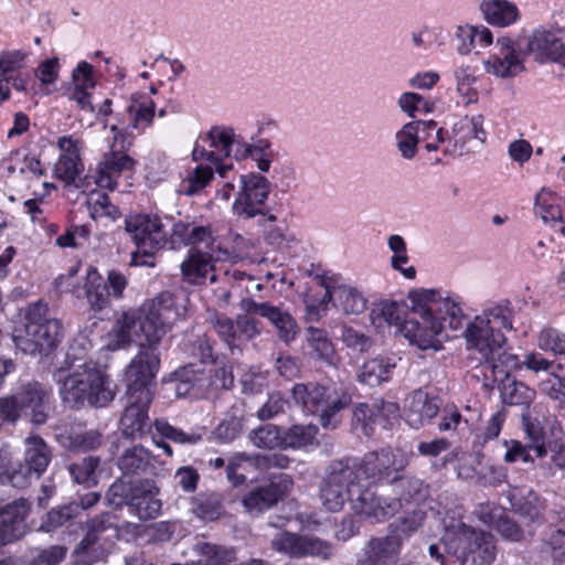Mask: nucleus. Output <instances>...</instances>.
<instances>
[{
	"label": "nucleus",
	"mask_w": 565,
	"mask_h": 565,
	"mask_svg": "<svg viewBox=\"0 0 565 565\" xmlns=\"http://www.w3.org/2000/svg\"><path fill=\"white\" fill-rule=\"evenodd\" d=\"M202 557L198 565H230L234 559V552L216 545L203 543L200 545Z\"/></svg>",
	"instance_id": "nucleus-63"
},
{
	"label": "nucleus",
	"mask_w": 565,
	"mask_h": 565,
	"mask_svg": "<svg viewBox=\"0 0 565 565\" xmlns=\"http://www.w3.org/2000/svg\"><path fill=\"white\" fill-rule=\"evenodd\" d=\"M36 478V472L26 462H18L14 466L9 465L0 483L10 484L14 488H26L30 486L32 478Z\"/></svg>",
	"instance_id": "nucleus-60"
},
{
	"label": "nucleus",
	"mask_w": 565,
	"mask_h": 565,
	"mask_svg": "<svg viewBox=\"0 0 565 565\" xmlns=\"http://www.w3.org/2000/svg\"><path fill=\"white\" fill-rule=\"evenodd\" d=\"M441 543L446 552L455 556L460 565H490L495 559L494 537L461 520L452 519L445 523Z\"/></svg>",
	"instance_id": "nucleus-5"
},
{
	"label": "nucleus",
	"mask_w": 565,
	"mask_h": 565,
	"mask_svg": "<svg viewBox=\"0 0 565 565\" xmlns=\"http://www.w3.org/2000/svg\"><path fill=\"white\" fill-rule=\"evenodd\" d=\"M292 484L291 478L286 473L274 476L269 483L249 491L243 499V505L250 513H260L286 497Z\"/></svg>",
	"instance_id": "nucleus-20"
},
{
	"label": "nucleus",
	"mask_w": 565,
	"mask_h": 565,
	"mask_svg": "<svg viewBox=\"0 0 565 565\" xmlns=\"http://www.w3.org/2000/svg\"><path fill=\"white\" fill-rule=\"evenodd\" d=\"M459 44L457 51L465 55L479 45L486 47L492 43V33L486 26H460L457 31Z\"/></svg>",
	"instance_id": "nucleus-44"
},
{
	"label": "nucleus",
	"mask_w": 565,
	"mask_h": 565,
	"mask_svg": "<svg viewBox=\"0 0 565 565\" xmlns=\"http://www.w3.org/2000/svg\"><path fill=\"white\" fill-rule=\"evenodd\" d=\"M241 309L247 315H258L267 319L277 330L280 340L286 343L294 341L298 334V324L294 317L282 307L270 302H258L250 297H245L239 302Z\"/></svg>",
	"instance_id": "nucleus-18"
},
{
	"label": "nucleus",
	"mask_w": 565,
	"mask_h": 565,
	"mask_svg": "<svg viewBox=\"0 0 565 565\" xmlns=\"http://www.w3.org/2000/svg\"><path fill=\"white\" fill-rule=\"evenodd\" d=\"M482 115L462 117L452 127V147L444 152L452 156H463L477 151L486 141Z\"/></svg>",
	"instance_id": "nucleus-19"
},
{
	"label": "nucleus",
	"mask_w": 565,
	"mask_h": 565,
	"mask_svg": "<svg viewBox=\"0 0 565 565\" xmlns=\"http://www.w3.org/2000/svg\"><path fill=\"white\" fill-rule=\"evenodd\" d=\"M455 77L457 82V92L462 96V103L469 105L477 102L478 95L476 89L472 87L476 82V77L471 73L468 66L458 67L455 71Z\"/></svg>",
	"instance_id": "nucleus-62"
},
{
	"label": "nucleus",
	"mask_w": 565,
	"mask_h": 565,
	"mask_svg": "<svg viewBox=\"0 0 565 565\" xmlns=\"http://www.w3.org/2000/svg\"><path fill=\"white\" fill-rule=\"evenodd\" d=\"M395 498L377 495L371 488L360 491L354 511L376 522L395 515L401 509L419 508L429 497L428 486L413 476H395L391 484Z\"/></svg>",
	"instance_id": "nucleus-4"
},
{
	"label": "nucleus",
	"mask_w": 565,
	"mask_h": 565,
	"mask_svg": "<svg viewBox=\"0 0 565 565\" xmlns=\"http://www.w3.org/2000/svg\"><path fill=\"white\" fill-rule=\"evenodd\" d=\"M434 120H415L406 122L395 134L396 148L401 157L405 160H412L418 152V143L422 140L420 134L426 130L435 129Z\"/></svg>",
	"instance_id": "nucleus-33"
},
{
	"label": "nucleus",
	"mask_w": 565,
	"mask_h": 565,
	"mask_svg": "<svg viewBox=\"0 0 565 565\" xmlns=\"http://www.w3.org/2000/svg\"><path fill=\"white\" fill-rule=\"evenodd\" d=\"M479 418V413H476L475 416L471 414L470 416L462 417L457 407L446 406L443 409L438 428L440 431L462 430Z\"/></svg>",
	"instance_id": "nucleus-59"
},
{
	"label": "nucleus",
	"mask_w": 565,
	"mask_h": 565,
	"mask_svg": "<svg viewBox=\"0 0 565 565\" xmlns=\"http://www.w3.org/2000/svg\"><path fill=\"white\" fill-rule=\"evenodd\" d=\"M401 540L388 532L372 537L362 551L358 565H396L402 552Z\"/></svg>",
	"instance_id": "nucleus-24"
},
{
	"label": "nucleus",
	"mask_w": 565,
	"mask_h": 565,
	"mask_svg": "<svg viewBox=\"0 0 565 565\" xmlns=\"http://www.w3.org/2000/svg\"><path fill=\"white\" fill-rule=\"evenodd\" d=\"M494 52L486 62L488 73L500 78H510L524 71V52L522 40L513 42L509 38L497 40Z\"/></svg>",
	"instance_id": "nucleus-16"
},
{
	"label": "nucleus",
	"mask_w": 565,
	"mask_h": 565,
	"mask_svg": "<svg viewBox=\"0 0 565 565\" xmlns=\"http://www.w3.org/2000/svg\"><path fill=\"white\" fill-rule=\"evenodd\" d=\"M207 322L232 352H241L246 342L260 334L259 321L246 312L237 315L233 320L224 313L213 311L209 313Z\"/></svg>",
	"instance_id": "nucleus-12"
},
{
	"label": "nucleus",
	"mask_w": 565,
	"mask_h": 565,
	"mask_svg": "<svg viewBox=\"0 0 565 565\" xmlns=\"http://www.w3.org/2000/svg\"><path fill=\"white\" fill-rule=\"evenodd\" d=\"M145 307L169 328L186 315L184 299L170 291L158 294Z\"/></svg>",
	"instance_id": "nucleus-32"
},
{
	"label": "nucleus",
	"mask_w": 565,
	"mask_h": 565,
	"mask_svg": "<svg viewBox=\"0 0 565 565\" xmlns=\"http://www.w3.org/2000/svg\"><path fill=\"white\" fill-rule=\"evenodd\" d=\"M317 434L318 427L316 425H292L282 434L284 449H296L311 445L315 441Z\"/></svg>",
	"instance_id": "nucleus-55"
},
{
	"label": "nucleus",
	"mask_w": 565,
	"mask_h": 565,
	"mask_svg": "<svg viewBox=\"0 0 565 565\" xmlns=\"http://www.w3.org/2000/svg\"><path fill=\"white\" fill-rule=\"evenodd\" d=\"M154 111L156 104L150 97L140 93L132 94L127 106V115L130 119L129 127L145 130L152 124Z\"/></svg>",
	"instance_id": "nucleus-41"
},
{
	"label": "nucleus",
	"mask_w": 565,
	"mask_h": 565,
	"mask_svg": "<svg viewBox=\"0 0 565 565\" xmlns=\"http://www.w3.org/2000/svg\"><path fill=\"white\" fill-rule=\"evenodd\" d=\"M84 289L92 310L102 311L110 306L109 289L95 267L87 269Z\"/></svg>",
	"instance_id": "nucleus-40"
},
{
	"label": "nucleus",
	"mask_w": 565,
	"mask_h": 565,
	"mask_svg": "<svg viewBox=\"0 0 565 565\" xmlns=\"http://www.w3.org/2000/svg\"><path fill=\"white\" fill-rule=\"evenodd\" d=\"M213 169L199 164L181 181L178 192L183 195H194L203 190L213 179Z\"/></svg>",
	"instance_id": "nucleus-50"
},
{
	"label": "nucleus",
	"mask_w": 565,
	"mask_h": 565,
	"mask_svg": "<svg viewBox=\"0 0 565 565\" xmlns=\"http://www.w3.org/2000/svg\"><path fill=\"white\" fill-rule=\"evenodd\" d=\"M320 284L326 288V292L318 303L307 302L309 319L318 320L326 315L331 301L344 315H360L366 309L367 300L356 288L347 285L331 286L326 278H320Z\"/></svg>",
	"instance_id": "nucleus-13"
},
{
	"label": "nucleus",
	"mask_w": 565,
	"mask_h": 565,
	"mask_svg": "<svg viewBox=\"0 0 565 565\" xmlns=\"http://www.w3.org/2000/svg\"><path fill=\"white\" fill-rule=\"evenodd\" d=\"M412 311L417 317L405 319L401 332L419 350L438 351L451 331H460L465 326V315L460 305L439 290L416 289L408 294Z\"/></svg>",
	"instance_id": "nucleus-1"
},
{
	"label": "nucleus",
	"mask_w": 565,
	"mask_h": 565,
	"mask_svg": "<svg viewBox=\"0 0 565 565\" xmlns=\"http://www.w3.org/2000/svg\"><path fill=\"white\" fill-rule=\"evenodd\" d=\"M322 386L323 384L320 383H299L291 388V395L305 412L318 414L319 398L322 397Z\"/></svg>",
	"instance_id": "nucleus-47"
},
{
	"label": "nucleus",
	"mask_w": 565,
	"mask_h": 565,
	"mask_svg": "<svg viewBox=\"0 0 565 565\" xmlns=\"http://www.w3.org/2000/svg\"><path fill=\"white\" fill-rule=\"evenodd\" d=\"M168 329L170 328L146 307L140 316H136L137 337L143 339V341H140L139 345L141 347L142 343L145 349H157V345L160 343Z\"/></svg>",
	"instance_id": "nucleus-38"
},
{
	"label": "nucleus",
	"mask_w": 565,
	"mask_h": 565,
	"mask_svg": "<svg viewBox=\"0 0 565 565\" xmlns=\"http://www.w3.org/2000/svg\"><path fill=\"white\" fill-rule=\"evenodd\" d=\"M103 444V435L95 429L78 431L72 430L64 437L63 445L74 451H90L100 447Z\"/></svg>",
	"instance_id": "nucleus-52"
},
{
	"label": "nucleus",
	"mask_w": 565,
	"mask_h": 565,
	"mask_svg": "<svg viewBox=\"0 0 565 565\" xmlns=\"http://www.w3.org/2000/svg\"><path fill=\"white\" fill-rule=\"evenodd\" d=\"M349 392L334 384H323L322 397L319 398V418L323 428L335 429L340 424L339 413L351 404Z\"/></svg>",
	"instance_id": "nucleus-26"
},
{
	"label": "nucleus",
	"mask_w": 565,
	"mask_h": 565,
	"mask_svg": "<svg viewBox=\"0 0 565 565\" xmlns=\"http://www.w3.org/2000/svg\"><path fill=\"white\" fill-rule=\"evenodd\" d=\"M535 209L545 224L565 223V198L547 188H542L535 195Z\"/></svg>",
	"instance_id": "nucleus-37"
},
{
	"label": "nucleus",
	"mask_w": 565,
	"mask_h": 565,
	"mask_svg": "<svg viewBox=\"0 0 565 565\" xmlns=\"http://www.w3.org/2000/svg\"><path fill=\"white\" fill-rule=\"evenodd\" d=\"M134 335H137L136 315L124 312L107 333L106 347L111 351L124 349L131 343Z\"/></svg>",
	"instance_id": "nucleus-42"
},
{
	"label": "nucleus",
	"mask_w": 565,
	"mask_h": 565,
	"mask_svg": "<svg viewBox=\"0 0 565 565\" xmlns=\"http://www.w3.org/2000/svg\"><path fill=\"white\" fill-rule=\"evenodd\" d=\"M439 401L422 388L409 394L404 404L405 420L412 428H419L434 418L439 412Z\"/></svg>",
	"instance_id": "nucleus-28"
},
{
	"label": "nucleus",
	"mask_w": 565,
	"mask_h": 565,
	"mask_svg": "<svg viewBox=\"0 0 565 565\" xmlns=\"http://www.w3.org/2000/svg\"><path fill=\"white\" fill-rule=\"evenodd\" d=\"M537 343L544 351H551L554 354L565 353V334L556 329L546 328L542 330Z\"/></svg>",
	"instance_id": "nucleus-64"
},
{
	"label": "nucleus",
	"mask_w": 565,
	"mask_h": 565,
	"mask_svg": "<svg viewBox=\"0 0 565 565\" xmlns=\"http://www.w3.org/2000/svg\"><path fill=\"white\" fill-rule=\"evenodd\" d=\"M216 250L202 252L190 249L185 260L181 264L183 279L191 285H202L209 278L211 282L216 281L213 260H224L228 257V252L221 247Z\"/></svg>",
	"instance_id": "nucleus-21"
},
{
	"label": "nucleus",
	"mask_w": 565,
	"mask_h": 565,
	"mask_svg": "<svg viewBox=\"0 0 565 565\" xmlns=\"http://www.w3.org/2000/svg\"><path fill=\"white\" fill-rule=\"evenodd\" d=\"M289 407V401L279 392L268 395L267 401L257 409L256 417L259 420H269L284 414Z\"/></svg>",
	"instance_id": "nucleus-61"
},
{
	"label": "nucleus",
	"mask_w": 565,
	"mask_h": 565,
	"mask_svg": "<svg viewBox=\"0 0 565 565\" xmlns=\"http://www.w3.org/2000/svg\"><path fill=\"white\" fill-rule=\"evenodd\" d=\"M23 461L36 472L40 478L52 460V449L39 435H30L23 440Z\"/></svg>",
	"instance_id": "nucleus-35"
},
{
	"label": "nucleus",
	"mask_w": 565,
	"mask_h": 565,
	"mask_svg": "<svg viewBox=\"0 0 565 565\" xmlns=\"http://www.w3.org/2000/svg\"><path fill=\"white\" fill-rule=\"evenodd\" d=\"M425 518L426 512L420 507L414 508L411 512H406L404 516L391 523L388 525V533L398 537L403 545L423 525Z\"/></svg>",
	"instance_id": "nucleus-46"
},
{
	"label": "nucleus",
	"mask_w": 565,
	"mask_h": 565,
	"mask_svg": "<svg viewBox=\"0 0 565 565\" xmlns=\"http://www.w3.org/2000/svg\"><path fill=\"white\" fill-rule=\"evenodd\" d=\"M206 140L210 142L209 146L213 148L212 151L216 152L218 163L222 158L232 157L235 141V134L232 128L212 127L206 135Z\"/></svg>",
	"instance_id": "nucleus-53"
},
{
	"label": "nucleus",
	"mask_w": 565,
	"mask_h": 565,
	"mask_svg": "<svg viewBox=\"0 0 565 565\" xmlns=\"http://www.w3.org/2000/svg\"><path fill=\"white\" fill-rule=\"evenodd\" d=\"M128 405L120 418L125 436H141L148 427V407L152 401V392L143 391L142 395L128 394Z\"/></svg>",
	"instance_id": "nucleus-27"
},
{
	"label": "nucleus",
	"mask_w": 565,
	"mask_h": 565,
	"mask_svg": "<svg viewBox=\"0 0 565 565\" xmlns=\"http://www.w3.org/2000/svg\"><path fill=\"white\" fill-rule=\"evenodd\" d=\"M17 396L23 414L30 422L40 426L46 423L50 413V392L39 382L22 384Z\"/></svg>",
	"instance_id": "nucleus-22"
},
{
	"label": "nucleus",
	"mask_w": 565,
	"mask_h": 565,
	"mask_svg": "<svg viewBox=\"0 0 565 565\" xmlns=\"http://www.w3.org/2000/svg\"><path fill=\"white\" fill-rule=\"evenodd\" d=\"M512 507L516 513L530 522H541L546 511V500L533 490L512 495Z\"/></svg>",
	"instance_id": "nucleus-43"
},
{
	"label": "nucleus",
	"mask_w": 565,
	"mask_h": 565,
	"mask_svg": "<svg viewBox=\"0 0 565 565\" xmlns=\"http://www.w3.org/2000/svg\"><path fill=\"white\" fill-rule=\"evenodd\" d=\"M541 552L551 558L552 565L565 564V508L556 512L555 520L543 533Z\"/></svg>",
	"instance_id": "nucleus-30"
},
{
	"label": "nucleus",
	"mask_w": 565,
	"mask_h": 565,
	"mask_svg": "<svg viewBox=\"0 0 565 565\" xmlns=\"http://www.w3.org/2000/svg\"><path fill=\"white\" fill-rule=\"evenodd\" d=\"M480 10L488 23L499 28L509 26L520 18L516 4L509 0H482Z\"/></svg>",
	"instance_id": "nucleus-36"
},
{
	"label": "nucleus",
	"mask_w": 565,
	"mask_h": 565,
	"mask_svg": "<svg viewBox=\"0 0 565 565\" xmlns=\"http://www.w3.org/2000/svg\"><path fill=\"white\" fill-rule=\"evenodd\" d=\"M90 343L78 338L71 344L65 366L55 373L62 402L71 408H81L86 404L104 407L116 395L115 384L97 364L88 358Z\"/></svg>",
	"instance_id": "nucleus-2"
},
{
	"label": "nucleus",
	"mask_w": 565,
	"mask_h": 565,
	"mask_svg": "<svg viewBox=\"0 0 565 565\" xmlns=\"http://www.w3.org/2000/svg\"><path fill=\"white\" fill-rule=\"evenodd\" d=\"M355 463L354 473L358 480H366L371 484L393 483L395 476L404 471L409 462L408 455L399 449L385 447L366 452L361 459L347 458Z\"/></svg>",
	"instance_id": "nucleus-8"
},
{
	"label": "nucleus",
	"mask_w": 565,
	"mask_h": 565,
	"mask_svg": "<svg viewBox=\"0 0 565 565\" xmlns=\"http://www.w3.org/2000/svg\"><path fill=\"white\" fill-rule=\"evenodd\" d=\"M248 439L257 448L284 449V437L279 427L276 425L266 424L252 429L248 434Z\"/></svg>",
	"instance_id": "nucleus-51"
},
{
	"label": "nucleus",
	"mask_w": 565,
	"mask_h": 565,
	"mask_svg": "<svg viewBox=\"0 0 565 565\" xmlns=\"http://www.w3.org/2000/svg\"><path fill=\"white\" fill-rule=\"evenodd\" d=\"M86 209L94 220L107 217L111 221L120 216V211L115 206L109 196L104 192H92L86 200Z\"/></svg>",
	"instance_id": "nucleus-54"
},
{
	"label": "nucleus",
	"mask_w": 565,
	"mask_h": 565,
	"mask_svg": "<svg viewBox=\"0 0 565 565\" xmlns=\"http://www.w3.org/2000/svg\"><path fill=\"white\" fill-rule=\"evenodd\" d=\"M194 513L206 521H214L223 513L222 495L216 492L201 493L194 500Z\"/></svg>",
	"instance_id": "nucleus-56"
},
{
	"label": "nucleus",
	"mask_w": 565,
	"mask_h": 565,
	"mask_svg": "<svg viewBox=\"0 0 565 565\" xmlns=\"http://www.w3.org/2000/svg\"><path fill=\"white\" fill-rule=\"evenodd\" d=\"M17 332V347L33 355L56 348L63 338V326L58 319L47 317L46 305L36 302L25 309L23 328Z\"/></svg>",
	"instance_id": "nucleus-6"
},
{
	"label": "nucleus",
	"mask_w": 565,
	"mask_h": 565,
	"mask_svg": "<svg viewBox=\"0 0 565 565\" xmlns=\"http://www.w3.org/2000/svg\"><path fill=\"white\" fill-rule=\"evenodd\" d=\"M121 484H113L107 492V499L110 504H126L139 520L146 521L154 519L161 511V500L157 498L158 488L151 480L138 482L129 488L124 494Z\"/></svg>",
	"instance_id": "nucleus-10"
},
{
	"label": "nucleus",
	"mask_w": 565,
	"mask_h": 565,
	"mask_svg": "<svg viewBox=\"0 0 565 565\" xmlns=\"http://www.w3.org/2000/svg\"><path fill=\"white\" fill-rule=\"evenodd\" d=\"M307 341L319 359L323 360L329 365H335V351L324 330L309 327L307 329Z\"/></svg>",
	"instance_id": "nucleus-49"
},
{
	"label": "nucleus",
	"mask_w": 565,
	"mask_h": 565,
	"mask_svg": "<svg viewBox=\"0 0 565 565\" xmlns=\"http://www.w3.org/2000/svg\"><path fill=\"white\" fill-rule=\"evenodd\" d=\"M118 529L114 516L102 513L87 522L86 535L79 542L75 553L82 565H90L103 559L118 537Z\"/></svg>",
	"instance_id": "nucleus-9"
},
{
	"label": "nucleus",
	"mask_w": 565,
	"mask_h": 565,
	"mask_svg": "<svg viewBox=\"0 0 565 565\" xmlns=\"http://www.w3.org/2000/svg\"><path fill=\"white\" fill-rule=\"evenodd\" d=\"M57 146L62 153L54 166V174L66 184H72L84 170L79 157L78 139L64 136L58 139Z\"/></svg>",
	"instance_id": "nucleus-29"
},
{
	"label": "nucleus",
	"mask_w": 565,
	"mask_h": 565,
	"mask_svg": "<svg viewBox=\"0 0 565 565\" xmlns=\"http://www.w3.org/2000/svg\"><path fill=\"white\" fill-rule=\"evenodd\" d=\"M524 55H532L539 63L556 62L564 53V45L557 34L543 28L535 29L522 41Z\"/></svg>",
	"instance_id": "nucleus-23"
},
{
	"label": "nucleus",
	"mask_w": 565,
	"mask_h": 565,
	"mask_svg": "<svg viewBox=\"0 0 565 565\" xmlns=\"http://www.w3.org/2000/svg\"><path fill=\"white\" fill-rule=\"evenodd\" d=\"M99 462V457H86L82 461L68 466L70 475L76 483L86 487L95 486L97 483L96 469Z\"/></svg>",
	"instance_id": "nucleus-57"
},
{
	"label": "nucleus",
	"mask_w": 565,
	"mask_h": 565,
	"mask_svg": "<svg viewBox=\"0 0 565 565\" xmlns=\"http://www.w3.org/2000/svg\"><path fill=\"white\" fill-rule=\"evenodd\" d=\"M268 195L269 182L265 177L257 173L239 174L232 211L234 215L244 220L264 215Z\"/></svg>",
	"instance_id": "nucleus-11"
},
{
	"label": "nucleus",
	"mask_w": 565,
	"mask_h": 565,
	"mask_svg": "<svg viewBox=\"0 0 565 565\" xmlns=\"http://www.w3.org/2000/svg\"><path fill=\"white\" fill-rule=\"evenodd\" d=\"M514 310L508 299H501L489 303L472 321L467 322L461 329L467 342V348L479 354L480 362L490 367L507 366L516 369L520 366L519 358L507 351V339L503 330L513 328Z\"/></svg>",
	"instance_id": "nucleus-3"
},
{
	"label": "nucleus",
	"mask_w": 565,
	"mask_h": 565,
	"mask_svg": "<svg viewBox=\"0 0 565 565\" xmlns=\"http://www.w3.org/2000/svg\"><path fill=\"white\" fill-rule=\"evenodd\" d=\"M355 463L347 458L332 461L320 484V499L322 505L330 512L340 511L350 500L354 509L360 491H365L359 484L360 480L354 473Z\"/></svg>",
	"instance_id": "nucleus-7"
},
{
	"label": "nucleus",
	"mask_w": 565,
	"mask_h": 565,
	"mask_svg": "<svg viewBox=\"0 0 565 565\" xmlns=\"http://www.w3.org/2000/svg\"><path fill=\"white\" fill-rule=\"evenodd\" d=\"M135 160L121 151H110L104 154L103 160L98 164L97 183L100 186L114 189L116 182L114 177H118L125 171L132 170Z\"/></svg>",
	"instance_id": "nucleus-34"
},
{
	"label": "nucleus",
	"mask_w": 565,
	"mask_h": 565,
	"mask_svg": "<svg viewBox=\"0 0 565 565\" xmlns=\"http://www.w3.org/2000/svg\"><path fill=\"white\" fill-rule=\"evenodd\" d=\"M167 224L156 214H138L125 222L126 232L132 238L139 253L146 256L153 255L167 243Z\"/></svg>",
	"instance_id": "nucleus-14"
},
{
	"label": "nucleus",
	"mask_w": 565,
	"mask_h": 565,
	"mask_svg": "<svg viewBox=\"0 0 565 565\" xmlns=\"http://www.w3.org/2000/svg\"><path fill=\"white\" fill-rule=\"evenodd\" d=\"M78 514V504L70 503L50 510L43 518L40 530L46 533L53 532L63 526L71 519Z\"/></svg>",
	"instance_id": "nucleus-58"
},
{
	"label": "nucleus",
	"mask_w": 565,
	"mask_h": 565,
	"mask_svg": "<svg viewBox=\"0 0 565 565\" xmlns=\"http://www.w3.org/2000/svg\"><path fill=\"white\" fill-rule=\"evenodd\" d=\"M270 544L276 552L297 558L308 555L328 558L332 554V546L327 541L291 532L277 533Z\"/></svg>",
	"instance_id": "nucleus-17"
},
{
	"label": "nucleus",
	"mask_w": 565,
	"mask_h": 565,
	"mask_svg": "<svg viewBox=\"0 0 565 565\" xmlns=\"http://www.w3.org/2000/svg\"><path fill=\"white\" fill-rule=\"evenodd\" d=\"M395 367V359L377 356L363 363L358 373V380L371 387L379 386L392 379Z\"/></svg>",
	"instance_id": "nucleus-39"
},
{
	"label": "nucleus",
	"mask_w": 565,
	"mask_h": 565,
	"mask_svg": "<svg viewBox=\"0 0 565 565\" xmlns=\"http://www.w3.org/2000/svg\"><path fill=\"white\" fill-rule=\"evenodd\" d=\"M118 467L125 475L147 472L151 467L150 452L142 446H134L120 456Z\"/></svg>",
	"instance_id": "nucleus-45"
},
{
	"label": "nucleus",
	"mask_w": 565,
	"mask_h": 565,
	"mask_svg": "<svg viewBox=\"0 0 565 565\" xmlns=\"http://www.w3.org/2000/svg\"><path fill=\"white\" fill-rule=\"evenodd\" d=\"M159 367V351L157 349H145L141 343L138 354L126 369L127 393L142 395L143 391L151 392Z\"/></svg>",
	"instance_id": "nucleus-15"
},
{
	"label": "nucleus",
	"mask_w": 565,
	"mask_h": 565,
	"mask_svg": "<svg viewBox=\"0 0 565 565\" xmlns=\"http://www.w3.org/2000/svg\"><path fill=\"white\" fill-rule=\"evenodd\" d=\"M495 381L500 382V395L504 404L527 405L535 397V391L511 377L514 369L507 366L491 367Z\"/></svg>",
	"instance_id": "nucleus-31"
},
{
	"label": "nucleus",
	"mask_w": 565,
	"mask_h": 565,
	"mask_svg": "<svg viewBox=\"0 0 565 565\" xmlns=\"http://www.w3.org/2000/svg\"><path fill=\"white\" fill-rule=\"evenodd\" d=\"M31 504L25 499H18L0 508V542L12 543L26 533L25 518Z\"/></svg>",
	"instance_id": "nucleus-25"
},
{
	"label": "nucleus",
	"mask_w": 565,
	"mask_h": 565,
	"mask_svg": "<svg viewBox=\"0 0 565 565\" xmlns=\"http://www.w3.org/2000/svg\"><path fill=\"white\" fill-rule=\"evenodd\" d=\"M541 394L554 402L555 416L565 418V382L557 373H552L539 383Z\"/></svg>",
	"instance_id": "nucleus-48"
}]
</instances>
